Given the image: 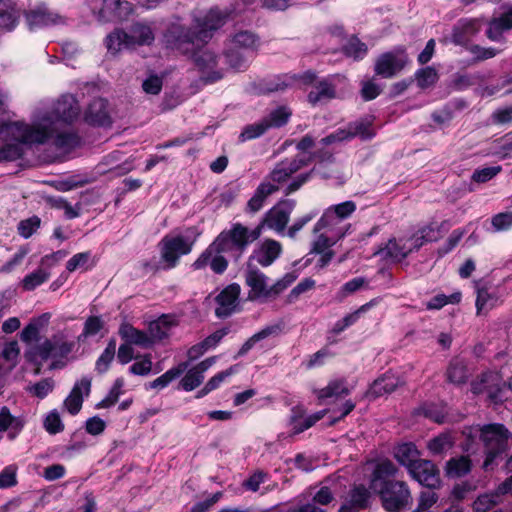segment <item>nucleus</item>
I'll return each instance as SVG.
<instances>
[{"mask_svg": "<svg viewBox=\"0 0 512 512\" xmlns=\"http://www.w3.org/2000/svg\"><path fill=\"white\" fill-rule=\"evenodd\" d=\"M446 224L447 221H442L440 224L433 221L419 228L418 233L421 234V239L427 243L436 242L442 237V229Z\"/></svg>", "mask_w": 512, "mask_h": 512, "instance_id": "nucleus-50", "label": "nucleus"}, {"mask_svg": "<svg viewBox=\"0 0 512 512\" xmlns=\"http://www.w3.org/2000/svg\"><path fill=\"white\" fill-rule=\"evenodd\" d=\"M409 474L427 489H439L442 486L440 470L431 460H418L417 464L409 471Z\"/></svg>", "mask_w": 512, "mask_h": 512, "instance_id": "nucleus-10", "label": "nucleus"}, {"mask_svg": "<svg viewBox=\"0 0 512 512\" xmlns=\"http://www.w3.org/2000/svg\"><path fill=\"white\" fill-rule=\"evenodd\" d=\"M267 130H268V127L266 125V122H264L263 119L259 122H255L253 124H248L241 131V133L239 135V141L246 142L249 140L259 138L260 136L265 134Z\"/></svg>", "mask_w": 512, "mask_h": 512, "instance_id": "nucleus-51", "label": "nucleus"}, {"mask_svg": "<svg viewBox=\"0 0 512 512\" xmlns=\"http://www.w3.org/2000/svg\"><path fill=\"white\" fill-rule=\"evenodd\" d=\"M296 206V201L293 199H282L275 206L269 209L264 214V223L269 229L277 232H282L290 219V214Z\"/></svg>", "mask_w": 512, "mask_h": 512, "instance_id": "nucleus-11", "label": "nucleus"}, {"mask_svg": "<svg viewBox=\"0 0 512 512\" xmlns=\"http://www.w3.org/2000/svg\"><path fill=\"white\" fill-rule=\"evenodd\" d=\"M348 140L360 138L362 141H369L376 136L374 128V117L364 116L351 121L345 127Z\"/></svg>", "mask_w": 512, "mask_h": 512, "instance_id": "nucleus-24", "label": "nucleus"}, {"mask_svg": "<svg viewBox=\"0 0 512 512\" xmlns=\"http://www.w3.org/2000/svg\"><path fill=\"white\" fill-rule=\"evenodd\" d=\"M134 12L133 4L127 0H103L100 17L109 22L128 19Z\"/></svg>", "mask_w": 512, "mask_h": 512, "instance_id": "nucleus-20", "label": "nucleus"}, {"mask_svg": "<svg viewBox=\"0 0 512 512\" xmlns=\"http://www.w3.org/2000/svg\"><path fill=\"white\" fill-rule=\"evenodd\" d=\"M23 155L24 149L19 143H7L0 146V163L18 160Z\"/></svg>", "mask_w": 512, "mask_h": 512, "instance_id": "nucleus-55", "label": "nucleus"}, {"mask_svg": "<svg viewBox=\"0 0 512 512\" xmlns=\"http://www.w3.org/2000/svg\"><path fill=\"white\" fill-rule=\"evenodd\" d=\"M115 35L116 36H113V38L119 39V37H121L123 41H127V47L134 45L149 46L155 40V36L150 25L142 22L133 23L130 26L129 32H126L123 29H119Z\"/></svg>", "mask_w": 512, "mask_h": 512, "instance_id": "nucleus-16", "label": "nucleus"}, {"mask_svg": "<svg viewBox=\"0 0 512 512\" xmlns=\"http://www.w3.org/2000/svg\"><path fill=\"white\" fill-rule=\"evenodd\" d=\"M188 368L187 362H181L177 366L170 368L164 374L156 378L155 380L149 382L146 386V389H164L166 388L172 381L179 378L184 372H186Z\"/></svg>", "mask_w": 512, "mask_h": 512, "instance_id": "nucleus-35", "label": "nucleus"}, {"mask_svg": "<svg viewBox=\"0 0 512 512\" xmlns=\"http://www.w3.org/2000/svg\"><path fill=\"white\" fill-rule=\"evenodd\" d=\"M26 420L23 416H14L9 407H0V434L7 432L10 441L15 440L24 430Z\"/></svg>", "mask_w": 512, "mask_h": 512, "instance_id": "nucleus-23", "label": "nucleus"}, {"mask_svg": "<svg viewBox=\"0 0 512 512\" xmlns=\"http://www.w3.org/2000/svg\"><path fill=\"white\" fill-rule=\"evenodd\" d=\"M223 24L222 15L211 9L203 17L195 18L192 27L198 37V42L204 46L212 38L213 32L221 28Z\"/></svg>", "mask_w": 512, "mask_h": 512, "instance_id": "nucleus-13", "label": "nucleus"}, {"mask_svg": "<svg viewBox=\"0 0 512 512\" xmlns=\"http://www.w3.org/2000/svg\"><path fill=\"white\" fill-rule=\"evenodd\" d=\"M481 30V21L477 18H461L452 28L451 42L467 50L471 40Z\"/></svg>", "mask_w": 512, "mask_h": 512, "instance_id": "nucleus-15", "label": "nucleus"}, {"mask_svg": "<svg viewBox=\"0 0 512 512\" xmlns=\"http://www.w3.org/2000/svg\"><path fill=\"white\" fill-rule=\"evenodd\" d=\"M23 16L29 31H36L62 22V17L45 3L24 10Z\"/></svg>", "mask_w": 512, "mask_h": 512, "instance_id": "nucleus-9", "label": "nucleus"}, {"mask_svg": "<svg viewBox=\"0 0 512 512\" xmlns=\"http://www.w3.org/2000/svg\"><path fill=\"white\" fill-rule=\"evenodd\" d=\"M124 386V379L122 377L117 378L110 391L104 399L98 402L95 407L97 409L110 408L118 402L119 397L123 394L122 388Z\"/></svg>", "mask_w": 512, "mask_h": 512, "instance_id": "nucleus-46", "label": "nucleus"}, {"mask_svg": "<svg viewBox=\"0 0 512 512\" xmlns=\"http://www.w3.org/2000/svg\"><path fill=\"white\" fill-rule=\"evenodd\" d=\"M187 236L165 235L158 243L163 270L176 268L182 256L190 254L197 242L200 232L196 226L186 229Z\"/></svg>", "mask_w": 512, "mask_h": 512, "instance_id": "nucleus-3", "label": "nucleus"}, {"mask_svg": "<svg viewBox=\"0 0 512 512\" xmlns=\"http://www.w3.org/2000/svg\"><path fill=\"white\" fill-rule=\"evenodd\" d=\"M267 279L268 277L259 269H248L245 276V282L250 287L248 299L255 301L265 299L267 293Z\"/></svg>", "mask_w": 512, "mask_h": 512, "instance_id": "nucleus-25", "label": "nucleus"}, {"mask_svg": "<svg viewBox=\"0 0 512 512\" xmlns=\"http://www.w3.org/2000/svg\"><path fill=\"white\" fill-rule=\"evenodd\" d=\"M374 255H381L383 259H389L394 263H401L410 254L408 249L405 250V247L400 245L396 238H390L385 245L378 246Z\"/></svg>", "mask_w": 512, "mask_h": 512, "instance_id": "nucleus-32", "label": "nucleus"}, {"mask_svg": "<svg viewBox=\"0 0 512 512\" xmlns=\"http://www.w3.org/2000/svg\"><path fill=\"white\" fill-rule=\"evenodd\" d=\"M81 137L75 131L59 132L53 138V144L57 149L71 151L81 145Z\"/></svg>", "mask_w": 512, "mask_h": 512, "instance_id": "nucleus-44", "label": "nucleus"}, {"mask_svg": "<svg viewBox=\"0 0 512 512\" xmlns=\"http://www.w3.org/2000/svg\"><path fill=\"white\" fill-rule=\"evenodd\" d=\"M467 367L458 360L454 359L449 363L446 371L447 381L453 384H463L467 381Z\"/></svg>", "mask_w": 512, "mask_h": 512, "instance_id": "nucleus-45", "label": "nucleus"}, {"mask_svg": "<svg viewBox=\"0 0 512 512\" xmlns=\"http://www.w3.org/2000/svg\"><path fill=\"white\" fill-rule=\"evenodd\" d=\"M438 78L436 69L431 66L420 68L415 72L417 86L423 90L432 87L438 81Z\"/></svg>", "mask_w": 512, "mask_h": 512, "instance_id": "nucleus-47", "label": "nucleus"}, {"mask_svg": "<svg viewBox=\"0 0 512 512\" xmlns=\"http://www.w3.org/2000/svg\"><path fill=\"white\" fill-rule=\"evenodd\" d=\"M419 451L412 442L399 444L394 450V457L408 472L417 464Z\"/></svg>", "mask_w": 512, "mask_h": 512, "instance_id": "nucleus-33", "label": "nucleus"}, {"mask_svg": "<svg viewBox=\"0 0 512 512\" xmlns=\"http://www.w3.org/2000/svg\"><path fill=\"white\" fill-rule=\"evenodd\" d=\"M288 74V77H286L287 79H289V84H290V87L298 84L299 86H311L313 85L317 78H318V75H317V72L312 70V69H309V70H306L302 73H287Z\"/></svg>", "mask_w": 512, "mask_h": 512, "instance_id": "nucleus-56", "label": "nucleus"}, {"mask_svg": "<svg viewBox=\"0 0 512 512\" xmlns=\"http://www.w3.org/2000/svg\"><path fill=\"white\" fill-rule=\"evenodd\" d=\"M26 128L30 129L31 125L26 124L23 121H14V122H2L0 124V134L4 132H11L13 134H17L16 143L22 144V138L26 134Z\"/></svg>", "mask_w": 512, "mask_h": 512, "instance_id": "nucleus-57", "label": "nucleus"}, {"mask_svg": "<svg viewBox=\"0 0 512 512\" xmlns=\"http://www.w3.org/2000/svg\"><path fill=\"white\" fill-rule=\"evenodd\" d=\"M371 492L363 484L355 485L349 493V501L341 505L339 512H351L352 509L365 510L370 507Z\"/></svg>", "mask_w": 512, "mask_h": 512, "instance_id": "nucleus-27", "label": "nucleus"}, {"mask_svg": "<svg viewBox=\"0 0 512 512\" xmlns=\"http://www.w3.org/2000/svg\"><path fill=\"white\" fill-rule=\"evenodd\" d=\"M336 97V87L327 79L315 83L313 89L307 95V101L316 106L319 103L327 102Z\"/></svg>", "mask_w": 512, "mask_h": 512, "instance_id": "nucleus-31", "label": "nucleus"}, {"mask_svg": "<svg viewBox=\"0 0 512 512\" xmlns=\"http://www.w3.org/2000/svg\"><path fill=\"white\" fill-rule=\"evenodd\" d=\"M317 398L323 401L332 397L347 396L350 394V390L347 387V381L345 378L334 379L329 381L326 387L316 391Z\"/></svg>", "mask_w": 512, "mask_h": 512, "instance_id": "nucleus-37", "label": "nucleus"}, {"mask_svg": "<svg viewBox=\"0 0 512 512\" xmlns=\"http://www.w3.org/2000/svg\"><path fill=\"white\" fill-rule=\"evenodd\" d=\"M497 298L494 297L491 293H489L488 289L485 287L477 288V297L475 306L477 309V314H481L484 310H490L494 307Z\"/></svg>", "mask_w": 512, "mask_h": 512, "instance_id": "nucleus-54", "label": "nucleus"}, {"mask_svg": "<svg viewBox=\"0 0 512 512\" xmlns=\"http://www.w3.org/2000/svg\"><path fill=\"white\" fill-rule=\"evenodd\" d=\"M50 277V273L38 268L35 271L27 274L22 280V288L26 291H33Z\"/></svg>", "mask_w": 512, "mask_h": 512, "instance_id": "nucleus-48", "label": "nucleus"}, {"mask_svg": "<svg viewBox=\"0 0 512 512\" xmlns=\"http://www.w3.org/2000/svg\"><path fill=\"white\" fill-rule=\"evenodd\" d=\"M44 429L51 435H56L64 430V424L57 410H52L43 421Z\"/></svg>", "mask_w": 512, "mask_h": 512, "instance_id": "nucleus-61", "label": "nucleus"}, {"mask_svg": "<svg viewBox=\"0 0 512 512\" xmlns=\"http://www.w3.org/2000/svg\"><path fill=\"white\" fill-rule=\"evenodd\" d=\"M17 471L15 464L7 465L0 471V489L12 488L18 484Z\"/></svg>", "mask_w": 512, "mask_h": 512, "instance_id": "nucleus-60", "label": "nucleus"}, {"mask_svg": "<svg viewBox=\"0 0 512 512\" xmlns=\"http://www.w3.org/2000/svg\"><path fill=\"white\" fill-rule=\"evenodd\" d=\"M240 292V285L231 283L216 296L215 301L218 306L215 309V315L219 319H225L233 314Z\"/></svg>", "mask_w": 512, "mask_h": 512, "instance_id": "nucleus-18", "label": "nucleus"}, {"mask_svg": "<svg viewBox=\"0 0 512 512\" xmlns=\"http://www.w3.org/2000/svg\"><path fill=\"white\" fill-rule=\"evenodd\" d=\"M118 334L125 343L129 345H138L142 348H150L153 346L152 338L148 333L135 328L132 324L123 322L118 330Z\"/></svg>", "mask_w": 512, "mask_h": 512, "instance_id": "nucleus-28", "label": "nucleus"}, {"mask_svg": "<svg viewBox=\"0 0 512 512\" xmlns=\"http://www.w3.org/2000/svg\"><path fill=\"white\" fill-rule=\"evenodd\" d=\"M279 190V187L270 182H261L256 188L253 196L248 200L245 212L257 213L260 211L268 196Z\"/></svg>", "mask_w": 512, "mask_h": 512, "instance_id": "nucleus-30", "label": "nucleus"}, {"mask_svg": "<svg viewBox=\"0 0 512 512\" xmlns=\"http://www.w3.org/2000/svg\"><path fill=\"white\" fill-rule=\"evenodd\" d=\"M292 116V110L285 106H278L273 109L266 117L263 118L268 129L270 128H281L285 126Z\"/></svg>", "mask_w": 512, "mask_h": 512, "instance_id": "nucleus-42", "label": "nucleus"}, {"mask_svg": "<svg viewBox=\"0 0 512 512\" xmlns=\"http://www.w3.org/2000/svg\"><path fill=\"white\" fill-rule=\"evenodd\" d=\"M505 389L507 386L497 373L484 372L479 380L471 384L473 394L479 395L485 393L488 400L493 404H501L506 400Z\"/></svg>", "mask_w": 512, "mask_h": 512, "instance_id": "nucleus-7", "label": "nucleus"}, {"mask_svg": "<svg viewBox=\"0 0 512 512\" xmlns=\"http://www.w3.org/2000/svg\"><path fill=\"white\" fill-rule=\"evenodd\" d=\"M501 171L502 167L500 165L479 168L473 172L471 180L476 183H486L497 176Z\"/></svg>", "mask_w": 512, "mask_h": 512, "instance_id": "nucleus-62", "label": "nucleus"}, {"mask_svg": "<svg viewBox=\"0 0 512 512\" xmlns=\"http://www.w3.org/2000/svg\"><path fill=\"white\" fill-rule=\"evenodd\" d=\"M462 299L461 292H454L449 296L445 294H437L433 296L426 304L428 310H439L447 304H458Z\"/></svg>", "mask_w": 512, "mask_h": 512, "instance_id": "nucleus-49", "label": "nucleus"}, {"mask_svg": "<svg viewBox=\"0 0 512 512\" xmlns=\"http://www.w3.org/2000/svg\"><path fill=\"white\" fill-rule=\"evenodd\" d=\"M400 384V379L390 371L385 372L370 384L365 396L374 400L386 394L394 392Z\"/></svg>", "mask_w": 512, "mask_h": 512, "instance_id": "nucleus-22", "label": "nucleus"}, {"mask_svg": "<svg viewBox=\"0 0 512 512\" xmlns=\"http://www.w3.org/2000/svg\"><path fill=\"white\" fill-rule=\"evenodd\" d=\"M20 9L14 0H0V30L12 32L19 24Z\"/></svg>", "mask_w": 512, "mask_h": 512, "instance_id": "nucleus-26", "label": "nucleus"}, {"mask_svg": "<svg viewBox=\"0 0 512 512\" xmlns=\"http://www.w3.org/2000/svg\"><path fill=\"white\" fill-rule=\"evenodd\" d=\"M368 306H369L368 303L364 304L357 311L350 313V314L346 315L345 317H343L342 319L338 320L333 326V329H332L333 333L340 334L345 329H347L348 327L355 324L359 319L360 313L364 312L368 308Z\"/></svg>", "mask_w": 512, "mask_h": 512, "instance_id": "nucleus-58", "label": "nucleus"}, {"mask_svg": "<svg viewBox=\"0 0 512 512\" xmlns=\"http://www.w3.org/2000/svg\"><path fill=\"white\" fill-rule=\"evenodd\" d=\"M280 330V327L278 325H272V326H266L265 328L261 329L257 333L253 334L250 338H248L241 348L238 350L236 355L234 356V359H238L240 357L245 356L253 347L254 345L261 341L266 339L267 337L276 334Z\"/></svg>", "mask_w": 512, "mask_h": 512, "instance_id": "nucleus-38", "label": "nucleus"}, {"mask_svg": "<svg viewBox=\"0 0 512 512\" xmlns=\"http://www.w3.org/2000/svg\"><path fill=\"white\" fill-rule=\"evenodd\" d=\"M355 210L356 204L351 200L329 207L314 225L313 232L318 233L337 225L339 221L348 218Z\"/></svg>", "mask_w": 512, "mask_h": 512, "instance_id": "nucleus-12", "label": "nucleus"}, {"mask_svg": "<svg viewBox=\"0 0 512 512\" xmlns=\"http://www.w3.org/2000/svg\"><path fill=\"white\" fill-rule=\"evenodd\" d=\"M79 115L80 105L76 97L72 94L62 95L54 104L51 112L53 119L67 125L74 123Z\"/></svg>", "mask_w": 512, "mask_h": 512, "instance_id": "nucleus-14", "label": "nucleus"}, {"mask_svg": "<svg viewBox=\"0 0 512 512\" xmlns=\"http://www.w3.org/2000/svg\"><path fill=\"white\" fill-rule=\"evenodd\" d=\"M103 327L104 321L100 316H89L84 323L83 331L79 336V339L81 337L95 336L103 329Z\"/></svg>", "mask_w": 512, "mask_h": 512, "instance_id": "nucleus-63", "label": "nucleus"}, {"mask_svg": "<svg viewBox=\"0 0 512 512\" xmlns=\"http://www.w3.org/2000/svg\"><path fill=\"white\" fill-rule=\"evenodd\" d=\"M166 48L178 51L183 55L194 52L196 47H202L192 26L171 23L163 33Z\"/></svg>", "mask_w": 512, "mask_h": 512, "instance_id": "nucleus-5", "label": "nucleus"}, {"mask_svg": "<svg viewBox=\"0 0 512 512\" xmlns=\"http://www.w3.org/2000/svg\"><path fill=\"white\" fill-rule=\"evenodd\" d=\"M54 130L48 126L34 125L26 128V134L22 138L23 145L45 144L53 137Z\"/></svg>", "mask_w": 512, "mask_h": 512, "instance_id": "nucleus-36", "label": "nucleus"}, {"mask_svg": "<svg viewBox=\"0 0 512 512\" xmlns=\"http://www.w3.org/2000/svg\"><path fill=\"white\" fill-rule=\"evenodd\" d=\"M108 105V101L104 98L93 99L85 110V122L93 127H110L112 119L108 111Z\"/></svg>", "mask_w": 512, "mask_h": 512, "instance_id": "nucleus-17", "label": "nucleus"}, {"mask_svg": "<svg viewBox=\"0 0 512 512\" xmlns=\"http://www.w3.org/2000/svg\"><path fill=\"white\" fill-rule=\"evenodd\" d=\"M91 392V379L89 377H82L76 381L69 395L64 400V406L67 411L72 415H77L83 405L84 395L89 396Z\"/></svg>", "mask_w": 512, "mask_h": 512, "instance_id": "nucleus-21", "label": "nucleus"}, {"mask_svg": "<svg viewBox=\"0 0 512 512\" xmlns=\"http://www.w3.org/2000/svg\"><path fill=\"white\" fill-rule=\"evenodd\" d=\"M472 461L469 456H459L450 458L445 465L446 476L450 478L463 477L470 473Z\"/></svg>", "mask_w": 512, "mask_h": 512, "instance_id": "nucleus-34", "label": "nucleus"}, {"mask_svg": "<svg viewBox=\"0 0 512 512\" xmlns=\"http://www.w3.org/2000/svg\"><path fill=\"white\" fill-rule=\"evenodd\" d=\"M249 247L247 227L240 222L233 223L229 229L222 230L192 263L193 270H202L210 265L211 270L222 275L229 262L222 255L230 253L235 258L241 257Z\"/></svg>", "mask_w": 512, "mask_h": 512, "instance_id": "nucleus-1", "label": "nucleus"}, {"mask_svg": "<svg viewBox=\"0 0 512 512\" xmlns=\"http://www.w3.org/2000/svg\"><path fill=\"white\" fill-rule=\"evenodd\" d=\"M510 433L504 424L491 423L480 428V440L485 448L483 466L488 468L508 447Z\"/></svg>", "mask_w": 512, "mask_h": 512, "instance_id": "nucleus-4", "label": "nucleus"}, {"mask_svg": "<svg viewBox=\"0 0 512 512\" xmlns=\"http://www.w3.org/2000/svg\"><path fill=\"white\" fill-rule=\"evenodd\" d=\"M342 53L354 61L363 60L368 54V46L356 35H352L342 47Z\"/></svg>", "mask_w": 512, "mask_h": 512, "instance_id": "nucleus-39", "label": "nucleus"}, {"mask_svg": "<svg viewBox=\"0 0 512 512\" xmlns=\"http://www.w3.org/2000/svg\"><path fill=\"white\" fill-rule=\"evenodd\" d=\"M491 224L496 232L508 231L512 228V211L495 214Z\"/></svg>", "mask_w": 512, "mask_h": 512, "instance_id": "nucleus-64", "label": "nucleus"}, {"mask_svg": "<svg viewBox=\"0 0 512 512\" xmlns=\"http://www.w3.org/2000/svg\"><path fill=\"white\" fill-rule=\"evenodd\" d=\"M398 472L394 463L388 459L379 462L370 480L372 489L387 512H402L410 508L412 496L406 482L395 479Z\"/></svg>", "mask_w": 512, "mask_h": 512, "instance_id": "nucleus-2", "label": "nucleus"}, {"mask_svg": "<svg viewBox=\"0 0 512 512\" xmlns=\"http://www.w3.org/2000/svg\"><path fill=\"white\" fill-rule=\"evenodd\" d=\"M282 251L283 248L279 241L267 238L258 248L253 250L248 261L250 263L255 260L262 267H268L280 257Z\"/></svg>", "mask_w": 512, "mask_h": 512, "instance_id": "nucleus-19", "label": "nucleus"}, {"mask_svg": "<svg viewBox=\"0 0 512 512\" xmlns=\"http://www.w3.org/2000/svg\"><path fill=\"white\" fill-rule=\"evenodd\" d=\"M54 389V380L52 378H44L27 388V391L33 396L44 399Z\"/></svg>", "mask_w": 512, "mask_h": 512, "instance_id": "nucleus-59", "label": "nucleus"}, {"mask_svg": "<svg viewBox=\"0 0 512 512\" xmlns=\"http://www.w3.org/2000/svg\"><path fill=\"white\" fill-rule=\"evenodd\" d=\"M177 321L173 315L162 314L148 325V336L152 338L153 344L162 341L169 336L171 327L176 326Z\"/></svg>", "mask_w": 512, "mask_h": 512, "instance_id": "nucleus-29", "label": "nucleus"}, {"mask_svg": "<svg viewBox=\"0 0 512 512\" xmlns=\"http://www.w3.org/2000/svg\"><path fill=\"white\" fill-rule=\"evenodd\" d=\"M467 51L473 55L472 63H479L491 59L501 52V50L494 47H482L478 44H471L467 47Z\"/></svg>", "mask_w": 512, "mask_h": 512, "instance_id": "nucleus-53", "label": "nucleus"}, {"mask_svg": "<svg viewBox=\"0 0 512 512\" xmlns=\"http://www.w3.org/2000/svg\"><path fill=\"white\" fill-rule=\"evenodd\" d=\"M288 74L276 75L270 79H263L259 82V92L261 94H270L273 92L285 91L290 88Z\"/></svg>", "mask_w": 512, "mask_h": 512, "instance_id": "nucleus-41", "label": "nucleus"}, {"mask_svg": "<svg viewBox=\"0 0 512 512\" xmlns=\"http://www.w3.org/2000/svg\"><path fill=\"white\" fill-rule=\"evenodd\" d=\"M224 57L226 64L235 71H244L248 68V54L234 46L224 52Z\"/></svg>", "mask_w": 512, "mask_h": 512, "instance_id": "nucleus-43", "label": "nucleus"}, {"mask_svg": "<svg viewBox=\"0 0 512 512\" xmlns=\"http://www.w3.org/2000/svg\"><path fill=\"white\" fill-rule=\"evenodd\" d=\"M409 62L407 49L404 45L395 46L392 50L381 53L375 60L374 73L383 79H391L400 73Z\"/></svg>", "mask_w": 512, "mask_h": 512, "instance_id": "nucleus-6", "label": "nucleus"}, {"mask_svg": "<svg viewBox=\"0 0 512 512\" xmlns=\"http://www.w3.org/2000/svg\"><path fill=\"white\" fill-rule=\"evenodd\" d=\"M203 380L204 375H201L200 372L194 370L192 367L180 380L177 389H182L186 392L193 391L202 384Z\"/></svg>", "mask_w": 512, "mask_h": 512, "instance_id": "nucleus-52", "label": "nucleus"}, {"mask_svg": "<svg viewBox=\"0 0 512 512\" xmlns=\"http://www.w3.org/2000/svg\"><path fill=\"white\" fill-rule=\"evenodd\" d=\"M232 43L234 47L252 54L259 45V37L250 31H240L233 36Z\"/></svg>", "mask_w": 512, "mask_h": 512, "instance_id": "nucleus-40", "label": "nucleus"}, {"mask_svg": "<svg viewBox=\"0 0 512 512\" xmlns=\"http://www.w3.org/2000/svg\"><path fill=\"white\" fill-rule=\"evenodd\" d=\"M188 56L192 58L194 65L202 74L206 73V75L202 77L206 84L215 83L223 78L222 72L215 70L218 60L214 52L196 47L194 52H191Z\"/></svg>", "mask_w": 512, "mask_h": 512, "instance_id": "nucleus-8", "label": "nucleus"}]
</instances>
